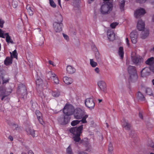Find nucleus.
I'll list each match as a JSON object with an SVG mask.
<instances>
[{"mask_svg":"<svg viewBox=\"0 0 154 154\" xmlns=\"http://www.w3.org/2000/svg\"><path fill=\"white\" fill-rule=\"evenodd\" d=\"M53 26L56 32H59L62 31V27L63 26V24L62 23L54 22L53 23Z\"/></svg>","mask_w":154,"mask_h":154,"instance_id":"nucleus-13","label":"nucleus"},{"mask_svg":"<svg viewBox=\"0 0 154 154\" xmlns=\"http://www.w3.org/2000/svg\"><path fill=\"white\" fill-rule=\"evenodd\" d=\"M12 57H13H13L14 58H17V53L16 50H14L13 52V53H12Z\"/></svg>","mask_w":154,"mask_h":154,"instance_id":"nucleus-41","label":"nucleus"},{"mask_svg":"<svg viewBox=\"0 0 154 154\" xmlns=\"http://www.w3.org/2000/svg\"><path fill=\"white\" fill-rule=\"evenodd\" d=\"M139 116L141 119H143V114L141 112H139Z\"/></svg>","mask_w":154,"mask_h":154,"instance_id":"nucleus-54","label":"nucleus"},{"mask_svg":"<svg viewBox=\"0 0 154 154\" xmlns=\"http://www.w3.org/2000/svg\"><path fill=\"white\" fill-rule=\"evenodd\" d=\"M63 21V18L61 15L60 14H58L56 16L55 21L58 23H62Z\"/></svg>","mask_w":154,"mask_h":154,"instance_id":"nucleus-30","label":"nucleus"},{"mask_svg":"<svg viewBox=\"0 0 154 154\" xmlns=\"http://www.w3.org/2000/svg\"><path fill=\"white\" fill-rule=\"evenodd\" d=\"M90 64L93 67H95L97 65V63L94 61L93 59H90Z\"/></svg>","mask_w":154,"mask_h":154,"instance_id":"nucleus-35","label":"nucleus"},{"mask_svg":"<svg viewBox=\"0 0 154 154\" xmlns=\"http://www.w3.org/2000/svg\"><path fill=\"white\" fill-rule=\"evenodd\" d=\"M31 8V7L29 5H27L26 6V9L27 10H28L29 9Z\"/></svg>","mask_w":154,"mask_h":154,"instance_id":"nucleus-56","label":"nucleus"},{"mask_svg":"<svg viewBox=\"0 0 154 154\" xmlns=\"http://www.w3.org/2000/svg\"><path fill=\"white\" fill-rule=\"evenodd\" d=\"M83 130V125H81L79 127H74L71 128L69 130L70 133L72 134L74 136L72 138L75 141V144L79 142L80 143H84V140H81L80 137L81 134Z\"/></svg>","mask_w":154,"mask_h":154,"instance_id":"nucleus-1","label":"nucleus"},{"mask_svg":"<svg viewBox=\"0 0 154 154\" xmlns=\"http://www.w3.org/2000/svg\"><path fill=\"white\" fill-rule=\"evenodd\" d=\"M18 94L25 95L26 94V89L25 86L23 84H21L18 86L17 91Z\"/></svg>","mask_w":154,"mask_h":154,"instance_id":"nucleus-16","label":"nucleus"},{"mask_svg":"<svg viewBox=\"0 0 154 154\" xmlns=\"http://www.w3.org/2000/svg\"><path fill=\"white\" fill-rule=\"evenodd\" d=\"M146 0H136L137 2L140 3H143L145 2Z\"/></svg>","mask_w":154,"mask_h":154,"instance_id":"nucleus-47","label":"nucleus"},{"mask_svg":"<svg viewBox=\"0 0 154 154\" xmlns=\"http://www.w3.org/2000/svg\"><path fill=\"white\" fill-rule=\"evenodd\" d=\"M52 95L55 97H59L60 95V92L58 91H54L52 93Z\"/></svg>","mask_w":154,"mask_h":154,"instance_id":"nucleus-39","label":"nucleus"},{"mask_svg":"<svg viewBox=\"0 0 154 154\" xmlns=\"http://www.w3.org/2000/svg\"><path fill=\"white\" fill-rule=\"evenodd\" d=\"M88 116L87 115H85L83 117L82 119L81 120H75L72 121L71 123V125L72 126H75L81 122L82 123H85L87 122L86 119L88 117Z\"/></svg>","mask_w":154,"mask_h":154,"instance_id":"nucleus-14","label":"nucleus"},{"mask_svg":"<svg viewBox=\"0 0 154 154\" xmlns=\"http://www.w3.org/2000/svg\"><path fill=\"white\" fill-rule=\"evenodd\" d=\"M95 48L96 50L95 52V58L99 64H102V62L100 54L98 51L97 50V48L95 47Z\"/></svg>","mask_w":154,"mask_h":154,"instance_id":"nucleus-21","label":"nucleus"},{"mask_svg":"<svg viewBox=\"0 0 154 154\" xmlns=\"http://www.w3.org/2000/svg\"><path fill=\"white\" fill-rule=\"evenodd\" d=\"M108 151L110 152H111L113 150V148L112 144L110 143L108 146Z\"/></svg>","mask_w":154,"mask_h":154,"instance_id":"nucleus-42","label":"nucleus"},{"mask_svg":"<svg viewBox=\"0 0 154 154\" xmlns=\"http://www.w3.org/2000/svg\"><path fill=\"white\" fill-rule=\"evenodd\" d=\"M113 8V5L112 2H107L102 5L100 8V12L103 14H109L112 11Z\"/></svg>","mask_w":154,"mask_h":154,"instance_id":"nucleus-2","label":"nucleus"},{"mask_svg":"<svg viewBox=\"0 0 154 154\" xmlns=\"http://www.w3.org/2000/svg\"><path fill=\"white\" fill-rule=\"evenodd\" d=\"M146 13L144 9L140 8L136 10L134 13V16L135 17L138 18L143 16Z\"/></svg>","mask_w":154,"mask_h":154,"instance_id":"nucleus-11","label":"nucleus"},{"mask_svg":"<svg viewBox=\"0 0 154 154\" xmlns=\"http://www.w3.org/2000/svg\"><path fill=\"white\" fill-rule=\"evenodd\" d=\"M123 124L122 125V126L126 130H130L131 127V124L128 123V121L125 119H123Z\"/></svg>","mask_w":154,"mask_h":154,"instance_id":"nucleus-24","label":"nucleus"},{"mask_svg":"<svg viewBox=\"0 0 154 154\" xmlns=\"http://www.w3.org/2000/svg\"><path fill=\"white\" fill-rule=\"evenodd\" d=\"M58 3L59 5L61 7V6L60 4V0H58Z\"/></svg>","mask_w":154,"mask_h":154,"instance_id":"nucleus-61","label":"nucleus"},{"mask_svg":"<svg viewBox=\"0 0 154 154\" xmlns=\"http://www.w3.org/2000/svg\"><path fill=\"white\" fill-rule=\"evenodd\" d=\"M86 106L90 109H94L95 103L92 98L90 97L86 99L85 101Z\"/></svg>","mask_w":154,"mask_h":154,"instance_id":"nucleus-10","label":"nucleus"},{"mask_svg":"<svg viewBox=\"0 0 154 154\" xmlns=\"http://www.w3.org/2000/svg\"><path fill=\"white\" fill-rule=\"evenodd\" d=\"M75 111V109L71 105H66L63 109L64 114L69 116L70 117L72 115Z\"/></svg>","mask_w":154,"mask_h":154,"instance_id":"nucleus-6","label":"nucleus"},{"mask_svg":"<svg viewBox=\"0 0 154 154\" xmlns=\"http://www.w3.org/2000/svg\"><path fill=\"white\" fill-rule=\"evenodd\" d=\"M11 92H8L7 90L3 89L1 91L0 93L1 94L0 97H1V100L3 102V103H6L9 102L10 98L8 97L9 95Z\"/></svg>","mask_w":154,"mask_h":154,"instance_id":"nucleus-7","label":"nucleus"},{"mask_svg":"<svg viewBox=\"0 0 154 154\" xmlns=\"http://www.w3.org/2000/svg\"><path fill=\"white\" fill-rule=\"evenodd\" d=\"M5 36L6 38V41L8 43L10 42L11 43H13V41L11 40V38L9 35L8 33H6L4 34L3 32L0 29V37L4 38H5Z\"/></svg>","mask_w":154,"mask_h":154,"instance_id":"nucleus-15","label":"nucleus"},{"mask_svg":"<svg viewBox=\"0 0 154 154\" xmlns=\"http://www.w3.org/2000/svg\"><path fill=\"white\" fill-rule=\"evenodd\" d=\"M28 154H34V153L32 151L30 150L28 152Z\"/></svg>","mask_w":154,"mask_h":154,"instance_id":"nucleus-60","label":"nucleus"},{"mask_svg":"<svg viewBox=\"0 0 154 154\" xmlns=\"http://www.w3.org/2000/svg\"><path fill=\"white\" fill-rule=\"evenodd\" d=\"M126 41L127 43V45L129 46L130 45L129 42V40L128 38H126Z\"/></svg>","mask_w":154,"mask_h":154,"instance_id":"nucleus-53","label":"nucleus"},{"mask_svg":"<svg viewBox=\"0 0 154 154\" xmlns=\"http://www.w3.org/2000/svg\"><path fill=\"white\" fill-rule=\"evenodd\" d=\"M48 75H52V77L54 79V83L57 84L59 83V81L57 77L56 76V74L53 73L51 72H48Z\"/></svg>","mask_w":154,"mask_h":154,"instance_id":"nucleus-26","label":"nucleus"},{"mask_svg":"<svg viewBox=\"0 0 154 154\" xmlns=\"http://www.w3.org/2000/svg\"><path fill=\"white\" fill-rule=\"evenodd\" d=\"M28 12L29 13V15L30 16H32L33 14V11H32V9H30L27 10Z\"/></svg>","mask_w":154,"mask_h":154,"instance_id":"nucleus-46","label":"nucleus"},{"mask_svg":"<svg viewBox=\"0 0 154 154\" xmlns=\"http://www.w3.org/2000/svg\"><path fill=\"white\" fill-rule=\"evenodd\" d=\"M151 71L150 67H146L141 71V75L142 77H145L149 75Z\"/></svg>","mask_w":154,"mask_h":154,"instance_id":"nucleus-18","label":"nucleus"},{"mask_svg":"<svg viewBox=\"0 0 154 154\" xmlns=\"http://www.w3.org/2000/svg\"><path fill=\"white\" fill-rule=\"evenodd\" d=\"M48 63H49L50 64L52 65L53 66H54L53 62H52V61L49 60L48 61Z\"/></svg>","mask_w":154,"mask_h":154,"instance_id":"nucleus-55","label":"nucleus"},{"mask_svg":"<svg viewBox=\"0 0 154 154\" xmlns=\"http://www.w3.org/2000/svg\"><path fill=\"white\" fill-rule=\"evenodd\" d=\"M8 138L10 139L11 141L13 140V137L11 136H9Z\"/></svg>","mask_w":154,"mask_h":154,"instance_id":"nucleus-57","label":"nucleus"},{"mask_svg":"<svg viewBox=\"0 0 154 154\" xmlns=\"http://www.w3.org/2000/svg\"><path fill=\"white\" fill-rule=\"evenodd\" d=\"M137 27L139 31L143 30L144 29V23L142 20H140L138 21Z\"/></svg>","mask_w":154,"mask_h":154,"instance_id":"nucleus-20","label":"nucleus"},{"mask_svg":"<svg viewBox=\"0 0 154 154\" xmlns=\"http://www.w3.org/2000/svg\"><path fill=\"white\" fill-rule=\"evenodd\" d=\"M134 134V133H133V132H131V133L130 134V136L131 137H133V135H132V134Z\"/></svg>","mask_w":154,"mask_h":154,"instance_id":"nucleus-64","label":"nucleus"},{"mask_svg":"<svg viewBox=\"0 0 154 154\" xmlns=\"http://www.w3.org/2000/svg\"><path fill=\"white\" fill-rule=\"evenodd\" d=\"M107 35L108 39L112 41L115 38V34L112 31L109 30L107 32Z\"/></svg>","mask_w":154,"mask_h":154,"instance_id":"nucleus-19","label":"nucleus"},{"mask_svg":"<svg viewBox=\"0 0 154 154\" xmlns=\"http://www.w3.org/2000/svg\"><path fill=\"white\" fill-rule=\"evenodd\" d=\"M97 85L100 89L104 92H105L106 90V85L104 81L100 80L97 83Z\"/></svg>","mask_w":154,"mask_h":154,"instance_id":"nucleus-17","label":"nucleus"},{"mask_svg":"<svg viewBox=\"0 0 154 154\" xmlns=\"http://www.w3.org/2000/svg\"><path fill=\"white\" fill-rule=\"evenodd\" d=\"M95 71L97 73H99L100 71L99 68L98 67H96L94 69Z\"/></svg>","mask_w":154,"mask_h":154,"instance_id":"nucleus-50","label":"nucleus"},{"mask_svg":"<svg viewBox=\"0 0 154 154\" xmlns=\"http://www.w3.org/2000/svg\"><path fill=\"white\" fill-rule=\"evenodd\" d=\"M137 98L141 101H144L145 100V97L143 95L140 91H138L137 94Z\"/></svg>","mask_w":154,"mask_h":154,"instance_id":"nucleus-32","label":"nucleus"},{"mask_svg":"<svg viewBox=\"0 0 154 154\" xmlns=\"http://www.w3.org/2000/svg\"><path fill=\"white\" fill-rule=\"evenodd\" d=\"M63 80L64 83L67 84H70L73 82V80L72 78L65 77L63 78Z\"/></svg>","mask_w":154,"mask_h":154,"instance_id":"nucleus-28","label":"nucleus"},{"mask_svg":"<svg viewBox=\"0 0 154 154\" xmlns=\"http://www.w3.org/2000/svg\"><path fill=\"white\" fill-rule=\"evenodd\" d=\"M12 6L14 8H16L18 6V2L17 1H13L12 3Z\"/></svg>","mask_w":154,"mask_h":154,"instance_id":"nucleus-43","label":"nucleus"},{"mask_svg":"<svg viewBox=\"0 0 154 154\" xmlns=\"http://www.w3.org/2000/svg\"><path fill=\"white\" fill-rule=\"evenodd\" d=\"M138 34L136 31H133L130 35V36L132 42L134 44H136L137 41Z\"/></svg>","mask_w":154,"mask_h":154,"instance_id":"nucleus-12","label":"nucleus"},{"mask_svg":"<svg viewBox=\"0 0 154 154\" xmlns=\"http://www.w3.org/2000/svg\"><path fill=\"white\" fill-rule=\"evenodd\" d=\"M149 34V31L148 30L143 31L141 35V38L143 39H145L148 36Z\"/></svg>","mask_w":154,"mask_h":154,"instance_id":"nucleus-29","label":"nucleus"},{"mask_svg":"<svg viewBox=\"0 0 154 154\" xmlns=\"http://www.w3.org/2000/svg\"><path fill=\"white\" fill-rule=\"evenodd\" d=\"M118 24L116 22L110 24V26L112 28H115L116 26L118 25Z\"/></svg>","mask_w":154,"mask_h":154,"instance_id":"nucleus-44","label":"nucleus"},{"mask_svg":"<svg viewBox=\"0 0 154 154\" xmlns=\"http://www.w3.org/2000/svg\"><path fill=\"white\" fill-rule=\"evenodd\" d=\"M66 70L67 72L69 74H72L74 73L75 71V69L71 66H67Z\"/></svg>","mask_w":154,"mask_h":154,"instance_id":"nucleus-27","label":"nucleus"},{"mask_svg":"<svg viewBox=\"0 0 154 154\" xmlns=\"http://www.w3.org/2000/svg\"><path fill=\"white\" fill-rule=\"evenodd\" d=\"M36 84L38 91H41L43 89H46L47 88V82L45 81L43 82L41 79H38L36 81Z\"/></svg>","mask_w":154,"mask_h":154,"instance_id":"nucleus-5","label":"nucleus"},{"mask_svg":"<svg viewBox=\"0 0 154 154\" xmlns=\"http://www.w3.org/2000/svg\"><path fill=\"white\" fill-rule=\"evenodd\" d=\"M13 128L16 129L18 127V125L16 124H13Z\"/></svg>","mask_w":154,"mask_h":154,"instance_id":"nucleus-52","label":"nucleus"},{"mask_svg":"<svg viewBox=\"0 0 154 154\" xmlns=\"http://www.w3.org/2000/svg\"><path fill=\"white\" fill-rule=\"evenodd\" d=\"M36 31L37 32H40L41 31V29L40 28H37V29H36Z\"/></svg>","mask_w":154,"mask_h":154,"instance_id":"nucleus-62","label":"nucleus"},{"mask_svg":"<svg viewBox=\"0 0 154 154\" xmlns=\"http://www.w3.org/2000/svg\"><path fill=\"white\" fill-rule=\"evenodd\" d=\"M50 4L51 6L53 8H55L56 5L53 0H49Z\"/></svg>","mask_w":154,"mask_h":154,"instance_id":"nucleus-40","label":"nucleus"},{"mask_svg":"<svg viewBox=\"0 0 154 154\" xmlns=\"http://www.w3.org/2000/svg\"><path fill=\"white\" fill-rule=\"evenodd\" d=\"M128 72L129 75V81L134 82L137 79L138 76L135 67L129 66L128 67Z\"/></svg>","mask_w":154,"mask_h":154,"instance_id":"nucleus-3","label":"nucleus"},{"mask_svg":"<svg viewBox=\"0 0 154 154\" xmlns=\"http://www.w3.org/2000/svg\"><path fill=\"white\" fill-rule=\"evenodd\" d=\"M11 57H7L4 61V63L6 66L9 65L12 63V53L10 52Z\"/></svg>","mask_w":154,"mask_h":154,"instance_id":"nucleus-22","label":"nucleus"},{"mask_svg":"<svg viewBox=\"0 0 154 154\" xmlns=\"http://www.w3.org/2000/svg\"><path fill=\"white\" fill-rule=\"evenodd\" d=\"M66 154H73L72 151V150L70 146L69 145L66 149Z\"/></svg>","mask_w":154,"mask_h":154,"instance_id":"nucleus-37","label":"nucleus"},{"mask_svg":"<svg viewBox=\"0 0 154 154\" xmlns=\"http://www.w3.org/2000/svg\"><path fill=\"white\" fill-rule=\"evenodd\" d=\"M29 131L30 134L33 137L36 136L37 135L35 133V131L31 128L29 129Z\"/></svg>","mask_w":154,"mask_h":154,"instance_id":"nucleus-36","label":"nucleus"},{"mask_svg":"<svg viewBox=\"0 0 154 154\" xmlns=\"http://www.w3.org/2000/svg\"><path fill=\"white\" fill-rule=\"evenodd\" d=\"M71 119V117L64 114L58 118L57 121L61 125H66L69 122Z\"/></svg>","mask_w":154,"mask_h":154,"instance_id":"nucleus-4","label":"nucleus"},{"mask_svg":"<svg viewBox=\"0 0 154 154\" xmlns=\"http://www.w3.org/2000/svg\"><path fill=\"white\" fill-rule=\"evenodd\" d=\"M150 67L151 71L154 72V65L153 66H151Z\"/></svg>","mask_w":154,"mask_h":154,"instance_id":"nucleus-51","label":"nucleus"},{"mask_svg":"<svg viewBox=\"0 0 154 154\" xmlns=\"http://www.w3.org/2000/svg\"><path fill=\"white\" fill-rule=\"evenodd\" d=\"M2 79L3 80V83H6L8 82V80L5 79L4 77L3 76L2 77Z\"/></svg>","mask_w":154,"mask_h":154,"instance_id":"nucleus-49","label":"nucleus"},{"mask_svg":"<svg viewBox=\"0 0 154 154\" xmlns=\"http://www.w3.org/2000/svg\"><path fill=\"white\" fill-rule=\"evenodd\" d=\"M38 36L40 37V38H41V41L39 42V45H42L44 44V38L42 34V33H40V34L38 35Z\"/></svg>","mask_w":154,"mask_h":154,"instance_id":"nucleus-34","label":"nucleus"},{"mask_svg":"<svg viewBox=\"0 0 154 154\" xmlns=\"http://www.w3.org/2000/svg\"><path fill=\"white\" fill-rule=\"evenodd\" d=\"M52 75H48V74H47V77H48V78H53L52 77Z\"/></svg>","mask_w":154,"mask_h":154,"instance_id":"nucleus-58","label":"nucleus"},{"mask_svg":"<svg viewBox=\"0 0 154 154\" xmlns=\"http://www.w3.org/2000/svg\"><path fill=\"white\" fill-rule=\"evenodd\" d=\"M123 48L122 47H120L119 49V54L121 59H123L124 56Z\"/></svg>","mask_w":154,"mask_h":154,"instance_id":"nucleus-33","label":"nucleus"},{"mask_svg":"<svg viewBox=\"0 0 154 154\" xmlns=\"http://www.w3.org/2000/svg\"><path fill=\"white\" fill-rule=\"evenodd\" d=\"M4 23V21L2 19H0V27L1 28L3 27V24Z\"/></svg>","mask_w":154,"mask_h":154,"instance_id":"nucleus-45","label":"nucleus"},{"mask_svg":"<svg viewBox=\"0 0 154 154\" xmlns=\"http://www.w3.org/2000/svg\"><path fill=\"white\" fill-rule=\"evenodd\" d=\"M131 60L132 62L137 65H139L143 62V59L140 56L136 55L134 53L131 54Z\"/></svg>","mask_w":154,"mask_h":154,"instance_id":"nucleus-9","label":"nucleus"},{"mask_svg":"<svg viewBox=\"0 0 154 154\" xmlns=\"http://www.w3.org/2000/svg\"><path fill=\"white\" fill-rule=\"evenodd\" d=\"M35 113L40 123L42 125H43L44 123V122L42 118V113L39 110H36Z\"/></svg>","mask_w":154,"mask_h":154,"instance_id":"nucleus-23","label":"nucleus"},{"mask_svg":"<svg viewBox=\"0 0 154 154\" xmlns=\"http://www.w3.org/2000/svg\"><path fill=\"white\" fill-rule=\"evenodd\" d=\"M149 2L151 4L154 5V0H149Z\"/></svg>","mask_w":154,"mask_h":154,"instance_id":"nucleus-59","label":"nucleus"},{"mask_svg":"<svg viewBox=\"0 0 154 154\" xmlns=\"http://www.w3.org/2000/svg\"><path fill=\"white\" fill-rule=\"evenodd\" d=\"M125 1L123 0L119 2V8L121 11H123L124 10V7L125 5Z\"/></svg>","mask_w":154,"mask_h":154,"instance_id":"nucleus-31","label":"nucleus"},{"mask_svg":"<svg viewBox=\"0 0 154 154\" xmlns=\"http://www.w3.org/2000/svg\"><path fill=\"white\" fill-rule=\"evenodd\" d=\"M94 0H88V2L90 4L91 2L93 1Z\"/></svg>","mask_w":154,"mask_h":154,"instance_id":"nucleus-63","label":"nucleus"},{"mask_svg":"<svg viewBox=\"0 0 154 154\" xmlns=\"http://www.w3.org/2000/svg\"><path fill=\"white\" fill-rule=\"evenodd\" d=\"M146 64L150 66L151 67L154 65V58L153 57H150L147 59L145 61Z\"/></svg>","mask_w":154,"mask_h":154,"instance_id":"nucleus-25","label":"nucleus"},{"mask_svg":"<svg viewBox=\"0 0 154 154\" xmlns=\"http://www.w3.org/2000/svg\"><path fill=\"white\" fill-rule=\"evenodd\" d=\"M146 92L148 95H151L152 94V89L149 88H148L146 89Z\"/></svg>","mask_w":154,"mask_h":154,"instance_id":"nucleus-38","label":"nucleus"},{"mask_svg":"<svg viewBox=\"0 0 154 154\" xmlns=\"http://www.w3.org/2000/svg\"><path fill=\"white\" fill-rule=\"evenodd\" d=\"M63 35L64 38L65 39H66L67 41H68L69 40V38L68 36L64 34H63Z\"/></svg>","mask_w":154,"mask_h":154,"instance_id":"nucleus-48","label":"nucleus"},{"mask_svg":"<svg viewBox=\"0 0 154 154\" xmlns=\"http://www.w3.org/2000/svg\"><path fill=\"white\" fill-rule=\"evenodd\" d=\"M85 114V112L84 110L80 108H77L75 109L74 111V117L76 119H80L82 118L83 116Z\"/></svg>","mask_w":154,"mask_h":154,"instance_id":"nucleus-8","label":"nucleus"}]
</instances>
